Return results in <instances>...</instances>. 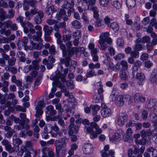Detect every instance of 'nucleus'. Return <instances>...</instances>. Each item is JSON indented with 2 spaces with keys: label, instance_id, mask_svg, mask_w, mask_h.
<instances>
[{
  "label": "nucleus",
  "instance_id": "40",
  "mask_svg": "<svg viewBox=\"0 0 157 157\" xmlns=\"http://www.w3.org/2000/svg\"><path fill=\"white\" fill-rule=\"evenodd\" d=\"M121 65V66L122 70H126L128 68V65L127 62L124 60H123L120 62Z\"/></svg>",
  "mask_w": 157,
  "mask_h": 157
},
{
  "label": "nucleus",
  "instance_id": "37",
  "mask_svg": "<svg viewBox=\"0 0 157 157\" xmlns=\"http://www.w3.org/2000/svg\"><path fill=\"white\" fill-rule=\"evenodd\" d=\"M75 119L73 117H71L70 119V122L71 124L69 126V133L70 134L72 133L73 130L72 128L74 127V123L75 121Z\"/></svg>",
  "mask_w": 157,
  "mask_h": 157
},
{
  "label": "nucleus",
  "instance_id": "2",
  "mask_svg": "<svg viewBox=\"0 0 157 157\" xmlns=\"http://www.w3.org/2000/svg\"><path fill=\"white\" fill-rule=\"evenodd\" d=\"M32 27L29 29L27 28L28 31L27 32L25 31L24 29V31L25 33H27L29 32L30 34H33L36 33V34L32 36V39L36 41H40L41 40V37L42 36V27L39 25H36L35 27V29L37 31L36 32L35 29Z\"/></svg>",
  "mask_w": 157,
  "mask_h": 157
},
{
  "label": "nucleus",
  "instance_id": "58",
  "mask_svg": "<svg viewBox=\"0 0 157 157\" xmlns=\"http://www.w3.org/2000/svg\"><path fill=\"white\" fill-rule=\"evenodd\" d=\"M56 156L58 157H63L64 155V153L63 152L62 149L56 150Z\"/></svg>",
  "mask_w": 157,
  "mask_h": 157
},
{
  "label": "nucleus",
  "instance_id": "47",
  "mask_svg": "<svg viewBox=\"0 0 157 157\" xmlns=\"http://www.w3.org/2000/svg\"><path fill=\"white\" fill-rule=\"evenodd\" d=\"M16 58L14 57H11L8 60V64L11 66L14 65L16 61Z\"/></svg>",
  "mask_w": 157,
  "mask_h": 157
},
{
  "label": "nucleus",
  "instance_id": "4",
  "mask_svg": "<svg viewBox=\"0 0 157 157\" xmlns=\"http://www.w3.org/2000/svg\"><path fill=\"white\" fill-rule=\"evenodd\" d=\"M35 105L36 110V116L37 117H39L43 113L42 109L44 106V103L43 101L40 100Z\"/></svg>",
  "mask_w": 157,
  "mask_h": 157
},
{
  "label": "nucleus",
  "instance_id": "8",
  "mask_svg": "<svg viewBox=\"0 0 157 157\" xmlns=\"http://www.w3.org/2000/svg\"><path fill=\"white\" fill-rule=\"evenodd\" d=\"M20 149L24 152L31 151H34L36 154V151H34L33 145L30 141H27L25 142V144L21 146Z\"/></svg>",
  "mask_w": 157,
  "mask_h": 157
},
{
  "label": "nucleus",
  "instance_id": "53",
  "mask_svg": "<svg viewBox=\"0 0 157 157\" xmlns=\"http://www.w3.org/2000/svg\"><path fill=\"white\" fill-rule=\"evenodd\" d=\"M10 76V74L8 72L4 73L1 76V80H7L9 79Z\"/></svg>",
  "mask_w": 157,
  "mask_h": 157
},
{
  "label": "nucleus",
  "instance_id": "30",
  "mask_svg": "<svg viewBox=\"0 0 157 157\" xmlns=\"http://www.w3.org/2000/svg\"><path fill=\"white\" fill-rule=\"evenodd\" d=\"M147 151L149 152H151L153 157H157V146L155 147H150L147 149Z\"/></svg>",
  "mask_w": 157,
  "mask_h": 157
},
{
  "label": "nucleus",
  "instance_id": "51",
  "mask_svg": "<svg viewBox=\"0 0 157 157\" xmlns=\"http://www.w3.org/2000/svg\"><path fill=\"white\" fill-rule=\"evenodd\" d=\"M46 22L49 25H52L55 24H57L58 23V21L56 20L52 19H47Z\"/></svg>",
  "mask_w": 157,
  "mask_h": 157
},
{
  "label": "nucleus",
  "instance_id": "44",
  "mask_svg": "<svg viewBox=\"0 0 157 157\" xmlns=\"http://www.w3.org/2000/svg\"><path fill=\"white\" fill-rule=\"evenodd\" d=\"M81 33L80 31L79 30H76L74 32L73 34V37L75 39H79L81 37Z\"/></svg>",
  "mask_w": 157,
  "mask_h": 157
},
{
  "label": "nucleus",
  "instance_id": "27",
  "mask_svg": "<svg viewBox=\"0 0 157 157\" xmlns=\"http://www.w3.org/2000/svg\"><path fill=\"white\" fill-rule=\"evenodd\" d=\"M17 56L19 58V60L21 62H25L26 60L25 57V54L23 52L20 51L18 52L17 54Z\"/></svg>",
  "mask_w": 157,
  "mask_h": 157
},
{
  "label": "nucleus",
  "instance_id": "1",
  "mask_svg": "<svg viewBox=\"0 0 157 157\" xmlns=\"http://www.w3.org/2000/svg\"><path fill=\"white\" fill-rule=\"evenodd\" d=\"M90 126H85L87 132L89 133L91 139L96 138L98 135L101 134L102 132V129L96 122H92L90 124Z\"/></svg>",
  "mask_w": 157,
  "mask_h": 157
},
{
  "label": "nucleus",
  "instance_id": "24",
  "mask_svg": "<svg viewBox=\"0 0 157 157\" xmlns=\"http://www.w3.org/2000/svg\"><path fill=\"white\" fill-rule=\"evenodd\" d=\"M24 17H19L16 18V20L18 22L20 23L21 26L23 27L24 29L25 32L28 31L27 27H26V23L23 21Z\"/></svg>",
  "mask_w": 157,
  "mask_h": 157
},
{
  "label": "nucleus",
  "instance_id": "21",
  "mask_svg": "<svg viewBox=\"0 0 157 157\" xmlns=\"http://www.w3.org/2000/svg\"><path fill=\"white\" fill-rule=\"evenodd\" d=\"M53 29L52 27H50L49 28L48 26L47 25H45L43 28V30L44 33V35L46 36L50 35L52 33Z\"/></svg>",
  "mask_w": 157,
  "mask_h": 157
},
{
  "label": "nucleus",
  "instance_id": "63",
  "mask_svg": "<svg viewBox=\"0 0 157 157\" xmlns=\"http://www.w3.org/2000/svg\"><path fill=\"white\" fill-rule=\"evenodd\" d=\"M148 116V112L146 110H143L141 113V117L143 120H146L147 119Z\"/></svg>",
  "mask_w": 157,
  "mask_h": 157
},
{
  "label": "nucleus",
  "instance_id": "39",
  "mask_svg": "<svg viewBox=\"0 0 157 157\" xmlns=\"http://www.w3.org/2000/svg\"><path fill=\"white\" fill-rule=\"evenodd\" d=\"M59 46L61 49L62 50L63 56L65 57L67 55V51L65 46L63 43Z\"/></svg>",
  "mask_w": 157,
  "mask_h": 157
},
{
  "label": "nucleus",
  "instance_id": "18",
  "mask_svg": "<svg viewBox=\"0 0 157 157\" xmlns=\"http://www.w3.org/2000/svg\"><path fill=\"white\" fill-rule=\"evenodd\" d=\"M88 48L90 50V53L91 55L97 54L99 52L98 48H95L94 44L93 43H91L89 44Z\"/></svg>",
  "mask_w": 157,
  "mask_h": 157
},
{
  "label": "nucleus",
  "instance_id": "13",
  "mask_svg": "<svg viewBox=\"0 0 157 157\" xmlns=\"http://www.w3.org/2000/svg\"><path fill=\"white\" fill-rule=\"evenodd\" d=\"M44 17V13L42 11L40 10L38 12L37 15H36L34 21L37 24H40L42 21V19Z\"/></svg>",
  "mask_w": 157,
  "mask_h": 157
},
{
  "label": "nucleus",
  "instance_id": "11",
  "mask_svg": "<svg viewBox=\"0 0 157 157\" xmlns=\"http://www.w3.org/2000/svg\"><path fill=\"white\" fill-rule=\"evenodd\" d=\"M123 132L121 130H117L116 131L114 135L110 138L111 140L113 141H120L123 136Z\"/></svg>",
  "mask_w": 157,
  "mask_h": 157
},
{
  "label": "nucleus",
  "instance_id": "19",
  "mask_svg": "<svg viewBox=\"0 0 157 157\" xmlns=\"http://www.w3.org/2000/svg\"><path fill=\"white\" fill-rule=\"evenodd\" d=\"M122 98V95L117 96V98L115 101V104L117 106L121 107L124 105V101Z\"/></svg>",
  "mask_w": 157,
  "mask_h": 157
},
{
  "label": "nucleus",
  "instance_id": "29",
  "mask_svg": "<svg viewBox=\"0 0 157 157\" xmlns=\"http://www.w3.org/2000/svg\"><path fill=\"white\" fill-rule=\"evenodd\" d=\"M56 11L54 6L51 5L48 7L46 10V13L48 15H52L54 12Z\"/></svg>",
  "mask_w": 157,
  "mask_h": 157
},
{
  "label": "nucleus",
  "instance_id": "5",
  "mask_svg": "<svg viewBox=\"0 0 157 157\" xmlns=\"http://www.w3.org/2000/svg\"><path fill=\"white\" fill-rule=\"evenodd\" d=\"M75 5V3L73 0H71V3L67 1H64L62 7L64 9H69L67 11V16L69 17L71 15V12L73 11V7Z\"/></svg>",
  "mask_w": 157,
  "mask_h": 157
},
{
  "label": "nucleus",
  "instance_id": "25",
  "mask_svg": "<svg viewBox=\"0 0 157 157\" xmlns=\"http://www.w3.org/2000/svg\"><path fill=\"white\" fill-rule=\"evenodd\" d=\"M66 144L65 142H61L59 140H56L55 143V146L56 150L62 149L65 146Z\"/></svg>",
  "mask_w": 157,
  "mask_h": 157
},
{
  "label": "nucleus",
  "instance_id": "6",
  "mask_svg": "<svg viewBox=\"0 0 157 157\" xmlns=\"http://www.w3.org/2000/svg\"><path fill=\"white\" fill-rule=\"evenodd\" d=\"M109 33L108 32L102 33L100 36V39L99 40L101 43V42H106L108 44L111 45L112 41L111 38L109 37Z\"/></svg>",
  "mask_w": 157,
  "mask_h": 157
},
{
  "label": "nucleus",
  "instance_id": "32",
  "mask_svg": "<svg viewBox=\"0 0 157 157\" xmlns=\"http://www.w3.org/2000/svg\"><path fill=\"white\" fill-rule=\"evenodd\" d=\"M68 71V68H65L64 70L63 73L64 74H60L57 77L61 79V81L63 82H64L65 81V78L66 77V75L67 74Z\"/></svg>",
  "mask_w": 157,
  "mask_h": 157
},
{
  "label": "nucleus",
  "instance_id": "46",
  "mask_svg": "<svg viewBox=\"0 0 157 157\" xmlns=\"http://www.w3.org/2000/svg\"><path fill=\"white\" fill-rule=\"evenodd\" d=\"M110 27L112 29L115 30V31H117L119 30L118 24L116 22H113L111 24Z\"/></svg>",
  "mask_w": 157,
  "mask_h": 157
},
{
  "label": "nucleus",
  "instance_id": "14",
  "mask_svg": "<svg viewBox=\"0 0 157 157\" xmlns=\"http://www.w3.org/2000/svg\"><path fill=\"white\" fill-rule=\"evenodd\" d=\"M140 38H138L136 40V44L133 47L134 49L138 52L144 49V45H142L140 43Z\"/></svg>",
  "mask_w": 157,
  "mask_h": 157
},
{
  "label": "nucleus",
  "instance_id": "52",
  "mask_svg": "<svg viewBox=\"0 0 157 157\" xmlns=\"http://www.w3.org/2000/svg\"><path fill=\"white\" fill-rule=\"evenodd\" d=\"M71 38V34H68L67 35H64L63 36L62 39L63 41L64 42L69 41L70 40Z\"/></svg>",
  "mask_w": 157,
  "mask_h": 157
},
{
  "label": "nucleus",
  "instance_id": "62",
  "mask_svg": "<svg viewBox=\"0 0 157 157\" xmlns=\"http://www.w3.org/2000/svg\"><path fill=\"white\" fill-rule=\"evenodd\" d=\"M48 125L50 127L51 130H53L56 132H59V128L58 126L56 125V124H55L54 126H52L50 124H48Z\"/></svg>",
  "mask_w": 157,
  "mask_h": 157
},
{
  "label": "nucleus",
  "instance_id": "57",
  "mask_svg": "<svg viewBox=\"0 0 157 157\" xmlns=\"http://www.w3.org/2000/svg\"><path fill=\"white\" fill-rule=\"evenodd\" d=\"M100 43V41H98V43L100 44V46L99 47V48L100 50H105L106 49L107 46L106 44L105 43V42H101Z\"/></svg>",
  "mask_w": 157,
  "mask_h": 157
},
{
  "label": "nucleus",
  "instance_id": "9",
  "mask_svg": "<svg viewBox=\"0 0 157 157\" xmlns=\"http://www.w3.org/2000/svg\"><path fill=\"white\" fill-rule=\"evenodd\" d=\"M128 119V115L124 113H121L117 118V123L120 126L124 124Z\"/></svg>",
  "mask_w": 157,
  "mask_h": 157
},
{
  "label": "nucleus",
  "instance_id": "60",
  "mask_svg": "<svg viewBox=\"0 0 157 157\" xmlns=\"http://www.w3.org/2000/svg\"><path fill=\"white\" fill-rule=\"evenodd\" d=\"M50 53L51 55H55L56 52V47L55 46L52 45L49 49Z\"/></svg>",
  "mask_w": 157,
  "mask_h": 157
},
{
  "label": "nucleus",
  "instance_id": "41",
  "mask_svg": "<svg viewBox=\"0 0 157 157\" xmlns=\"http://www.w3.org/2000/svg\"><path fill=\"white\" fill-rule=\"evenodd\" d=\"M126 3L127 6L129 7H133L136 5L135 0H127Z\"/></svg>",
  "mask_w": 157,
  "mask_h": 157
},
{
  "label": "nucleus",
  "instance_id": "35",
  "mask_svg": "<svg viewBox=\"0 0 157 157\" xmlns=\"http://www.w3.org/2000/svg\"><path fill=\"white\" fill-rule=\"evenodd\" d=\"M119 76L121 79L126 80L128 78V76L125 70H121L119 72Z\"/></svg>",
  "mask_w": 157,
  "mask_h": 157
},
{
  "label": "nucleus",
  "instance_id": "36",
  "mask_svg": "<svg viewBox=\"0 0 157 157\" xmlns=\"http://www.w3.org/2000/svg\"><path fill=\"white\" fill-rule=\"evenodd\" d=\"M71 25L75 29H80L82 27V25L80 22L77 20H74L71 22Z\"/></svg>",
  "mask_w": 157,
  "mask_h": 157
},
{
  "label": "nucleus",
  "instance_id": "55",
  "mask_svg": "<svg viewBox=\"0 0 157 157\" xmlns=\"http://www.w3.org/2000/svg\"><path fill=\"white\" fill-rule=\"evenodd\" d=\"M142 62L140 60L136 61L134 64V67H135L136 68H134L133 69H135L136 71H137L138 69L140 68L142 65Z\"/></svg>",
  "mask_w": 157,
  "mask_h": 157
},
{
  "label": "nucleus",
  "instance_id": "38",
  "mask_svg": "<svg viewBox=\"0 0 157 157\" xmlns=\"http://www.w3.org/2000/svg\"><path fill=\"white\" fill-rule=\"evenodd\" d=\"M28 42V39L27 37L25 36L24 37L23 40L22 41H19L17 44V46H18V48L19 49H20V48H21V47H20V45L22 44V46L24 45V46Z\"/></svg>",
  "mask_w": 157,
  "mask_h": 157
},
{
  "label": "nucleus",
  "instance_id": "22",
  "mask_svg": "<svg viewBox=\"0 0 157 157\" xmlns=\"http://www.w3.org/2000/svg\"><path fill=\"white\" fill-rule=\"evenodd\" d=\"M136 78L138 80V84L142 85L143 81L145 79L144 74L142 73H138L136 74Z\"/></svg>",
  "mask_w": 157,
  "mask_h": 157
},
{
  "label": "nucleus",
  "instance_id": "59",
  "mask_svg": "<svg viewBox=\"0 0 157 157\" xmlns=\"http://www.w3.org/2000/svg\"><path fill=\"white\" fill-rule=\"evenodd\" d=\"M22 143V141L18 138H17L15 139H13V144L14 145V144H16L17 145L21 144Z\"/></svg>",
  "mask_w": 157,
  "mask_h": 157
},
{
  "label": "nucleus",
  "instance_id": "45",
  "mask_svg": "<svg viewBox=\"0 0 157 157\" xmlns=\"http://www.w3.org/2000/svg\"><path fill=\"white\" fill-rule=\"evenodd\" d=\"M26 114L25 113H21L20 114V117L22 120V122L28 123L29 122V120L26 118Z\"/></svg>",
  "mask_w": 157,
  "mask_h": 157
},
{
  "label": "nucleus",
  "instance_id": "56",
  "mask_svg": "<svg viewBox=\"0 0 157 157\" xmlns=\"http://www.w3.org/2000/svg\"><path fill=\"white\" fill-rule=\"evenodd\" d=\"M74 53L75 51L73 48L70 49L67 52V56L71 58L74 54Z\"/></svg>",
  "mask_w": 157,
  "mask_h": 157
},
{
  "label": "nucleus",
  "instance_id": "34",
  "mask_svg": "<svg viewBox=\"0 0 157 157\" xmlns=\"http://www.w3.org/2000/svg\"><path fill=\"white\" fill-rule=\"evenodd\" d=\"M122 98L124 101V103H126V104H129L131 102V96L128 94L122 95Z\"/></svg>",
  "mask_w": 157,
  "mask_h": 157
},
{
  "label": "nucleus",
  "instance_id": "43",
  "mask_svg": "<svg viewBox=\"0 0 157 157\" xmlns=\"http://www.w3.org/2000/svg\"><path fill=\"white\" fill-rule=\"evenodd\" d=\"M14 83L18 87L19 90H24V87L22 86V82L21 80H17Z\"/></svg>",
  "mask_w": 157,
  "mask_h": 157
},
{
  "label": "nucleus",
  "instance_id": "12",
  "mask_svg": "<svg viewBox=\"0 0 157 157\" xmlns=\"http://www.w3.org/2000/svg\"><path fill=\"white\" fill-rule=\"evenodd\" d=\"M101 116L104 118L109 117L112 114L111 110L110 109H101L100 111Z\"/></svg>",
  "mask_w": 157,
  "mask_h": 157
},
{
  "label": "nucleus",
  "instance_id": "54",
  "mask_svg": "<svg viewBox=\"0 0 157 157\" xmlns=\"http://www.w3.org/2000/svg\"><path fill=\"white\" fill-rule=\"evenodd\" d=\"M82 18L84 21L86 23H88L89 20L87 14L86 12H84L82 16Z\"/></svg>",
  "mask_w": 157,
  "mask_h": 157
},
{
  "label": "nucleus",
  "instance_id": "23",
  "mask_svg": "<svg viewBox=\"0 0 157 157\" xmlns=\"http://www.w3.org/2000/svg\"><path fill=\"white\" fill-rule=\"evenodd\" d=\"M134 99L135 101H140L141 102H144L146 100L145 98L138 93H136L134 95Z\"/></svg>",
  "mask_w": 157,
  "mask_h": 157
},
{
  "label": "nucleus",
  "instance_id": "15",
  "mask_svg": "<svg viewBox=\"0 0 157 157\" xmlns=\"http://www.w3.org/2000/svg\"><path fill=\"white\" fill-rule=\"evenodd\" d=\"M112 5L117 9H119L122 6V2L121 0H111Z\"/></svg>",
  "mask_w": 157,
  "mask_h": 157
},
{
  "label": "nucleus",
  "instance_id": "33",
  "mask_svg": "<svg viewBox=\"0 0 157 157\" xmlns=\"http://www.w3.org/2000/svg\"><path fill=\"white\" fill-rule=\"evenodd\" d=\"M92 112V114L93 115H96L98 114V111L100 109V106L98 105H95L90 106Z\"/></svg>",
  "mask_w": 157,
  "mask_h": 157
},
{
  "label": "nucleus",
  "instance_id": "17",
  "mask_svg": "<svg viewBox=\"0 0 157 157\" xmlns=\"http://www.w3.org/2000/svg\"><path fill=\"white\" fill-rule=\"evenodd\" d=\"M64 58H61L60 59V63L61 64H65L66 67H68L70 65V62L71 60V58L67 57L66 56L63 57Z\"/></svg>",
  "mask_w": 157,
  "mask_h": 157
},
{
  "label": "nucleus",
  "instance_id": "26",
  "mask_svg": "<svg viewBox=\"0 0 157 157\" xmlns=\"http://www.w3.org/2000/svg\"><path fill=\"white\" fill-rule=\"evenodd\" d=\"M46 112L49 114L51 115H54L56 114V110L54 109L53 106L52 105H50L46 107Z\"/></svg>",
  "mask_w": 157,
  "mask_h": 157
},
{
  "label": "nucleus",
  "instance_id": "28",
  "mask_svg": "<svg viewBox=\"0 0 157 157\" xmlns=\"http://www.w3.org/2000/svg\"><path fill=\"white\" fill-rule=\"evenodd\" d=\"M103 96L99 94H95L93 95V100L95 103H98L102 101Z\"/></svg>",
  "mask_w": 157,
  "mask_h": 157
},
{
  "label": "nucleus",
  "instance_id": "31",
  "mask_svg": "<svg viewBox=\"0 0 157 157\" xmlns=\"http://www.w3.org/2000/svg\"><path fill=\"white\" fill-rule=\"evenodd\" d=\"M32 48L34 49L38 50H41L44 47L43 44L41 42H40L38 44H37L32 42Z\"/></svg>",
  "mask_w": 157,
  "mask_h": 157
},
{
  "label": "nucleus",
  "instance_id": "50",
  "mask_svg": "<svg viewBox=\"0 0 157 157\" xmlns=\"http://www.w3.org/2000/svg\"><path fill=\"white\" fill-rule=\"evenodd\" d=\"M140 41L142 43H148L150 41V38L149 37L147 36H145L143 37L141 39H140Z\"/></svg>",
  "mask_w": 157,
  "mask_h": 157
},
{
  "label": "nucleus",
  "instance_id": "3",
  "mask_svg": "<svg viewBox=\"0 0 157 157\" xmlns=\"http://www.w3.org/2000/svg\"><path fill=\"white\" fill-rule=\"evenodd\" d=\"M101 66L100 63L98 62L95 64L93 63H91L88 65L89 68L90 70L88 71L86 75L87 78H90L94 76H96L94 70V69H99L100 68Z\"/></svg>",
  "mask_w": 157,
  "mask_h": 157
},
{
  "label": "nucleus",
  "instance_id": "20",
  "mask_svg": "<svg viewBox=\"0 0 157 157\" xmlns=\"http://www.w3.org/2000/svg\"><path fill=\"white\" fill-rule=\"evenodd\" d=\"M149 80L151 83H154L156 82L157 80V69H155L152 71Z\"/></svg>",
  "mask_w": 157,
  "mask_h": 157
},
{
  "label": "nucleus",
  "instance_id": "49",
  "mask_svg": "<svg viewBox=\"0 0 157 157\" xmlns=\"http://www.w3.org/2000/svg\"><path fill=\"white\" fill-rule=\"evenodd\" d=\"M0 18L3 20L6 18V12L2 9L0 8Z\"/></svg>",
  "mask_w": 157,
  "mask_h": 157
},
{
  "label": "nucleus",
  "instance_id": "10",
  "mask_svg": "<svg viewBox=\"0 0 157 157\" xmlns=\"http://www.w3.org/2000/svg\"><path fill=\"white\" fill-rule=\"evenodd\" d=\"M94 150V146L90 143L85 144L82 147L83 152L86 154H89L92 153L93 152Z\"/></svg>",
  "mask_w": 157,
  "mask_h": 157
},
{
  "label": "nucleus",
  "instance_id": "61",
  "mask_svg": "<svg viewBox=\"0 0 157 157\" xmlns=\"http://www.w3.org/2000/svg\"><path fill=\"white\" fill-rule=\"evenodd\" d=\"M139 52H138L135 51H132L131 53V56L134 58H137L139 57Z\"/></svg>",
  "mask_w": 157,
  "mask_h": 157
},
{
  "label": "nucleus",
  "instance_id": "16",
  "mask_svg": "<svg viewBox=\"0 0 157 157\" xmlns=\"http://www.w3.org/2000/svg\"><path fill=\"white\" fill-rule=\"evenodd\" d=\"M14 145V147H12L11 145L9 144L6 147V150L10 153H13L15 151H17L19 150V146L18 145Z\"/></svg>",
  "mask_w": 157,
  "mask_h": 157
},
{
  "label": "nucleus",
  "instance_id": "48",
  "mask_svg": "<svg viewBox=\"0 0 157 157\" xmlns=\"http://www.w3.org/2000/svg\"><path fill=\"white\" fill-rule=\"evenodd\" d=\"M149 116L150 120L152 122L157 121V116L154 112L151 113Z\"/></svg>",
  "mask_w": 157,
  "mask_h": 157
},
{
  "label": "nucleus",
  "instance_id": "7",
  "mask_svg": "<svg viewBox=\"0 0 157 157\" xmlns=\"http://www.w3.org/2000/svg\"><path fill=\"white\" fill-rule=\"evenodd\" d=\"M41 151L43 154L42 157H54V152L50 147H43Z\"/></svg>",
  "mask_w": 157,
  "mask_h": 157
},
{
  "label": "nucleus",
  "instance_id": "42",
  "mask_svg": "<svg viewBox=\"0 0 157 157\" xmlns=\"http://www.w3.org/2000/svg\"><path fill=\"white\" fill-rule=\"evenodd\" d=\"M99 3L101 6L102 7L107 6L109 3V0H99Z\"/></svg>",
  "mask_w": 157,
  "mask_h": 157
},
{
  "label": "nucleus",
  "instance_id": "64",
  "mask_svg": "<svg viewBox=\"0 0 157 157\" xmlns=\"http://www.w3.org/2000/svg\"><path fill=\"white\" fill-rule=\"evenodd\" d=\"M132 129L130 128H128L126 132V135L127 136V138H128L132 135Z\"/></svg>",
  "mask_w": 157,
  "mask_h": 157
}]
</instances>
